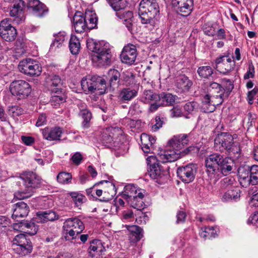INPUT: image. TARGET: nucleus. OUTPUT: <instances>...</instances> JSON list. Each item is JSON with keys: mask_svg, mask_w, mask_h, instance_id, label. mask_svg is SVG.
<instances>
[{"mask_svg": "<svg viewBox=\"0 0 258 258\" xmlns=\"http://www.w3.org/2000/svg\"><path fill=\"white\" fill-rule=\"evenodd\" d=\"M188 143V135L182 134L174 136L167 143V149L159 155V160L163 163L174 162L192 151H197L195 146H190L182 150Z\"/></svg>", "mask_w": 258, "mask_h": 258, "instance_id": "1", "label": "nucleus"}, {"mask_svg": "<svg viewBox=\"0 0 258 258\" xmlns=\"http://www.w3.org/2000/svg\"><path fill=\"white\" fill-rule=\"evenodd\" d=\"M159 7L156 0H142L139 4L138 15L142 24L150 30L157 26V16Z\"/></svg>", "mask_w": 258, "mask_h": 258, "instance_id": "2", "label": "nucleus"}, {"mask_svg": "<svg viewBox=\"0 0 258 258\" xmlns=\"http://www.w3.org/2000/svg\"><path fill=\"white\" fill-rule=\"evenodd\" d=\"M87 47L94 52L93 59L102 66H109L111 63L112 54L108 43L104 41L96 42L93 39L87 41Z\"/></svg>", "mask_w": 258, "mask_h": 258, "instance_id": "3", "label": "nucleus"}, {"mask_svg": "<svg viewBox=\"0 0 258 258\" xmlns=\"http://www.w3.org/2000/svg\"><path fill=\"white\" fill-rule=\"evenodd\" d=\"M81 86L86 93H93L98 91L97 93L101 95L104 94L106 90L105 80L99 76H93L82 80Z\"/></svg>", "mask_w": 258, "mask_h": 258, "instance_id": "4", "label": "nucleus"}, {"mask_svg": "<svg viewBox=\"0 0 258 258\" xmlns=\"http://www.w3.org/2000/svg\"><path fill=\"white\" fill-rule=\"evenodd\" d=\"M150 170L148 171L149 176L160 183L166 180L169 176L168 167H164L159 162H156V158L150 157Z\"/></svg>", "mask_w": 258, "mask_h": 258, "instance_id": "5", "label": "nucleus"}, {"mask_svg": "<svg viewBox=\"0 0 258 258\" xmlns=\"http://www.w3.org/2000/svg\"><path fill=\"white\" fill-rule=\"evenodd\" d=\"M13 249L18 254L26 255L31 253L33 246L29 239L26 238L24 234H18L13 240L12 245Z\"/></svg>", "mask_w": 258, "mask_h": 258, "instance_id": "6", "label": "nucleus"}, {"mask_svg": "<svg viewBox=\"0 0 258 258\" xmlns=\"http://www.w3.org/2000/svg\"><path fill=\"white\" fill-rule=\"evenodd\" d=\"M19 71L31 77L39 76L42 72L40 64L36 60L26 58L21 60L18 65Z\"/></svg>", "mask_w": 258, "mask_h": 258, "instance_id": "7", "label": "nucleus"}, {"mask_svg": "<svg viewBox=\"0 0 258 258\" xmlns=\"http://www.w3.org/2000/svg\"><path fill=\"white\" fill-rule=\"evenodd\" d=\"M10 90L12 94L17 97L18 99L26 98L31 92L29 84L22 80L13 81L10 84Z\"/></svg>", "mask_w": 258, "mask_h": 258, "instance_id": "8", "label": "nucleus"}, {"mask_svg": "<svg viewBox=\"0 0 258 258\" xmlns=\"http://www.w3.org/2000/svg\"><path fill=\"white\" fill-rule=\"evenodd\" d=\"M224 156L218 153L209 155L205 160L207 172L211 178H217L219 176V167Z\"/></svg>", "mask_w": 258, "mask_h": 258, "instance_id": "9", "label": "nucleus"}, {"mask_svg": "<svg viewBox=\"0 0 258 258\" xmlns=\"http://www.w3.org/2000/svg\"><path fill=\"white\" fill-rule=\"evenodd\" d=\"M63 228L66 233L76 238L75 234L78 235L83 231L85 227L83 222L77 218H69L64 222Z\"/></svg>", "mask_w": 258, "mask_h": 258, "instance_id": "10", "label": "nucleus"}, {"mask_svg": "<svg viewBox=\"0 0 258 258\" xmlns=\"http://www.w3.org/2000/svg\"><path fill=\"white\" fill-rule=\"evenodd\" d=\"M235 66L234 59L226 55L221 56L215 60L216 69L224 75L229 74L234 70Z\"/></svg>", "mask_w": 258, "mask_h": 258, "instance_id": "11", "label": "nucleus"}, {"mask_svg": "<svg viewBox=\"0 0 258 258\" xmlns=\"http://www.w3.org/2000/svg\"><path fill=\"white\" fill-rule=\"evenodd\" d=\"M197 173V166L194 164H189L179 167L177 170V176L184 182L190 183L194 181Z\"/></svg>", "mask_w": 258, "mask_h": 258, "instance_id": "12", "label": "nucleus"}, {"mask_svg": "<svg viewBox=\"0 0 258 258\" xmlns=\"http://www.w3.org/2000/svg\"><path fill=\"white\" fill-rule=\"evenodd\" d=\"M17 30L10 23L9 19L2 20L0 23V36L6 41H13L17 36Z\"/></svg>", "mask_w": 258, "mask_h": 258, "instance_id": "13", "label": "nucleus"}, {"mask_svg": "<svg viewBox=\"0 0 258 258\" xmlns=\"http://www.w3.org/2000/svg\"><path fill=\"white\" fill-rule=\"evenodd\" d=\"M119 131L118 128L112 127L103 129L100 137L102 143L108 147H118V143L115 140L117 136V133Z\"/></svg>", "mask_w": 258, "mask_h": 258, "instance_id": "14", "label": "nucleus"}, {"mask_svg": "<svg viewBox=\"0 0 258 258\" xmlns=\"http://www.w3.org/2000/svg\"><path fill=\"white\" fill-rule=\"evenodd\" d=\"M171 4L177 13L183 17L188 16L192 10V0H172Z\"/></svg>", "mask_w": 258, "mask_h": 258, "instance_id": "15", "label": "nucleus"}, {"mask_svg": "<svg viewBox=\"0 0 258 258\" xmlns=\"http://www.w3.org/2000/svg\"><path fill=\"white\" fill-rule=\"evenodd\" d=\"M234 138L227 133L218 134L214 140L215 147L221 152L226 151L234 142Z\"/></svg>", "mask_w": 258, "mask_h": 258, "instance_id": "16", "label": "nucleus"}, {"mask_svg": "<svg viewBox=\"0 0 258 258\" xmlns=\"http://www.w3.org/2000/svg\"><path fill=\"white\" fill-rule=\"evenodd\" d=\"M137 56V52L136 46L128 44L123 47L120 57L123 63L131 65L135 62Z\"/></svg>", "mask_w": 258, "mask_h": 258, "instance_id": "17", "label": "nucleus"}, {"mask_svg": "<svg viewBox=\"0 0 258 258\" xmlns=\"http://www.w3.org/2000/svg\"><path fill=\"white\" fill-rule=\"evenodd\" d=\"M62 134V128L58 126L45 127L42 131L43 138L49 141H60Z\"/></svg>", "mask_w": 258, "mask_h": 258, "instance_id": "18", "label": "nucleus"}, {"mask_svg": "<svg viewBox=\"0 0 258 258\" xmlns=\"http://www.w3.org/2000/svg\"><path fill=\"white\" fill-rule=\"evenodd\" d=\"M21 178L23 180L26 187L36 188L40 186V178L33 172H26L21 176Z\"/></svg>", "mask_w": 258, "mask_h": 258, "instance_id": "19", "label": "nucleus"}, {"mask_svg": "<svg viewBox=\"0 0 258 258\" xmlns=\"http://www.w3.org/2000/svg\"><path fill=\"white\" fill-rule=\"evenodd\" d=\"M12 218L17 222L21 221L20 218L26 217L29 212V207L24 202L20 201L13 206Z\"/></svg>", "mask_w": 258, "mask_h": 258, "instance_id": "20", "label": "nucleus"}, {"mask_svg": "<svg viewBox=\"0 0 258 258\" xmlns=\"http://www.w3.org/2000/svg\"><path fill=\"white\" fill-rule=\"evenodd\" d=\"M51 93L53 95L50 103L53 107L57 108L66 101L67 96L63 89H52Z\"/></svg>", "mask_w": 258, "mask_h": 258, "instance_id": "21", "label": "nucleus"}, {"mask_svg": "<svg viewBox=\"0 0 258 258\" xmlns=\"http://www.w3.org/2000/svg\"><path fill=\"white\" fill-rule=\"evenodd\" d=\"M25 6V2L23 1L19 0L16 2L10 9V15L15 18V21L18 24H19L23 20V13Z\"/></svg>", "mask_w": 258, "mask_h": 258, "instance_id": "22", "label": "nucleus"}, {"mask_svg": "<svg viewBox=\"0 0 258 258\" xmlns=\"http://www.w3.org/2000/svg\"><path fill=\"white\" fill-rule=\"evenodd\" d=\"M28 7L37 17H43L48 11L45 5L39 0H29Z\"/></svg>", "mask_w": 258, "mask_h": 258, "instance_id": "23", "label": "nucleus"}, {"mask_svg": "<svg viewBox=\"0 0 258 258\" xmlns=\"http://www.w3.org/2000/svg\"><path fill=\"white\" fill-rule=\"evenodd\" d=\"M80 112L79 115L83 118L82 126L83 128H88L90 126V120L92 118L91 112L86 108V104L81 103L79 106Z\"/></svg>", "mask_w": 258, "mask_h": 258, "instance_id": "24", "label": "nucleus"}, {"mask_svg": "<svg viewBox=\"0 0 258 258\" xmlns=\"http://www.w3.org/2000/svg\"><path fill=\"white\" fill-rule=\"evenodd\" d=\"M74 27L78 33H82L87 29L86 18L82 15L76 14L73 17Z\"/></svg>", "mask_w": 258, "mask_h": 258, "instance_id": "25", "label": "nucleus"}, {"mask_svg": "<svg viewBox=\"0 0 258 258\" xmlns=\"http://www.w3.org/2000/svg\"><path fill=\"white\" fill-rule=\"evenodd\" d=\"M127 230L129 232L128 238L132 242L135 243L139 241L143 236V229L138 226H129Z\"/></svg>", "mask_w": 258, "mask_h": 258, "instance_id": "26", "label": "nucleus"}, {"mask_svg": "<svg viewBox=\"0 0 258 258\" xmlns=\"http://www.w3.org/2000/svg\"><path fill=\"white\" fill-rule=\"evenodd\" d=\"M36 216V221L37 222L52 221L58 219V216L52 211L39 212L37 213Z\"/></svg>", "mask_w": 258, "mask_h": 258, "instance_id": "27", "label": "nucleus"}, {"mask_svg": "<svg viewBox=\"0 0 258 258\" xmlns=\"http://www.w3.org/2000/svg\"><path fill=\"white\" fill-rule=\"evenodd\" d=\"M177 97L170 93L161 92L158 94V101L160 102L163 106H172L175 102Z\"/></svg>", "mask_w": 258, "mask_h": 258, "instance_id": "28", "label": "nucleus"}, {"mask_svg": "<svg viewBox=\"0 0 258 258\" xmlns=\"http://www.w3.org/2000/svg\"><path fill=\"white\" fill-rule=\"evenodd\" d=\"M212 98L209 94L205 95L202 99L201 110L205 113H212L216 109L213 103L212 102Z\"/></svg>", "mask_w": 258, "mask_h": 258, "instance_id": "29", "label": "nucleus"}, {"mask_svg": "<svg viewBox=\"0 0 258 258\" xmlns=\"http://www.w3.org/2000/svg\"><path fill=\"white\" fill-rule=\"evenodd\" d=\"M240 191L238 187L232 186L223 195L222 200L223 201H237L240 199Z\"/></svg>", "mask_w": 258, "mask_h": 258, "instance_id": "30", "label": "nucleus"}, {"mask_svg": "<svg viewBox=\"0 0 258 258\" xmlns=\"http://www.w3.org/2000/svg\"><path fill=\"white\" fill-rule=\"evenodd\" d=\"M144 197V194L142 192H138V194L128 200V204L133 208L138 210H141L144 209V203L143 199Z\"/></svg>", "mask_w": 258, "mask_h": 258, "instance_id": "31", "label": "nucleus"}, {"mask_svg": "<svg viewBox=\"0 0 258 258\" xmlns=\"http://www.w3.org/2000/svg\"><path fill=\"white\" fill-rule=\"evenodd\" d=\"M192 85V81L185 75L180 76L177 80L176 84L177 88L182 92L188 91Z\"/></svg>", "mask_w": 258, "mask_h": 258, "instance_id": "32", "label": "nucleus"}, {"mask_svg": "<svg viewBox=\"0 0 258 258\" xmlns=\"http://www.w3.org/2000/svg\"><path fill=\"white\" fill-rule=\"evenodd\" d=\"M233 165V161L231 158L225 157L219 167V175L221 173L224 175H227L232 170Z\"/></svg>", "mask_w": 258, "mask_h": 258, "instance_id": "33", "label": "nucleus"}, {"mask_svg": "<svg viewBox=\"0 0 258 258\" xmlns=\"http://www.w3.org/2000/svg\"><path fill=\"white\" fill-rule=\"evenodd\" d=\"M137 93V91L134 89L124 88L120 91L118 98L121 102H126L135 98Z\"/></svg>", "mask_w": 258, "mask_h": 258, "instance_id": "34", "label": "nucleus"}, {"mask_svg": "<svg viewBox=\"0 0 258 258\" xmlns=\"http://www.w3.org/2000/svg\"><path fill=\"white\" fill-rule=\"evenodd\" d=\"M109 85L110 88L114 89L118 87L120 82V74L115 69H110L108 71Z\"/></svg>", "mask_w": 258, "mask_h": 258, "instance_id": "35", "label": "nucleus"}, {"mask_svg": "<svg viewBox=\"0 0 258 258\" xmlns=\"http://www.w3.org/2000/svg\"><path fill=\"white\" fill-rule=\"evenodd\" d=\"M141 192V189H137L133 184H127L124 186L122 197L125 199H129Z\"/></svg>", "mask_w": 258, "mask_h": 258, "instance_id": "36", "label": "nucleus"}, {"mask_svg": "<svg viewBox=\"0 0 258 258\" xmlns=\"http://www.w3.org/2000/svg\"><path fill=\"white\" fill-rule=\"evenodd\" d=\"M19 223H15L14 224V228L16 229L17 228V226H19V228H22V229H27L26 230H28L29 228L33 227V230H32L31 231H30L31 232V235H34L35 234H36L37 231H38V226L35 225V224L34 222H28L27 221L23 222L22 221H19Z\"/></svg>", "mask_w": 258, "mask_h": 258, "instance_id": "37", "label": "nucleus"}, {"mask_svg": "<svg viewBox=\"0 0 258 258\" xmlns=\"http://www.w3.org/2000/svg\"><path fill=\"white\" fill-rule=\"evenodd\" d=\"M69 48L71 52L74 55L79 53L81 44L79 39L75 35H71L69 41Z\"/></svg>", "mask_w": 258, "mask_h": 258, "instance_id": "38", "label": "nucleus"}, {"mask_svg": "<svg viewBox=\"0 0 258 258\" xmlns=\"http://www.w3.org/2000/svg\"><path fill=\"white\" fill-rule=\"evenodd\" d=\"M248 182L252 185L258 184V165H253L249 167Z\"/></svg>", "mask_w": 258, "mask_h": 258, "instance_id": "39", "label": "nucleus"}, {"mask_svg": "<svg viewBox=\"0 0 258 258\" xmlns=\"http://www.w3.org/2000/svg\"><path fill=\"white\" fill-rule=\"evenodd\" d=\"M72 179L71 173L66 172H59L56 177L57 182L62 184H68L71 183Z\"/></svg>", "mask_w": 258, "mask_h": 258, "instance_id": "40", "label": "nucleus"}, {"mask_svg": "<svg viewBox=\"0 0 258 258\" xmlns=\"http://www.w3.org/2000/svg\"><path fill=\"white\" fill-rule=\"evenodd\" d=\"M197 73L200 77L208 79L212 76L213 71L210 66H202L198 69Z\"/></svg>", "mask_w": 258, "mask_h": 258, "instance_id": "41", "label": "nucleus"}, {"mask_svg": "<svg viewBox=\"0 0 258 258\" xmlns=\"http://www.w3.org/2000/svg\"><path fill=\"white\" fill-rule=\"evenodd\" d=\"M222 84L223 86L222 87V92L225 97H229L230 93L232 91L234 85L229 79H223L222 80Z\"/></svg>", "mask_w": 258, "mask_h": 258, "instance_id": "42", "label": "nucleus"}, {"mask_svg": "<svg viewBox=\"0 0 258 258\" xmlns=\"http://www.w3.org/2000/svg\"><path fill=\"white\" fill-rule=\"evenodd\" d=\"M54 40L50 45V48L52 49L53 48V47L55 46H56V47H59V45H61L68 38L66 33L64 32H60L54 35Z\"/></svg>", "mask_w": 258, "mask_h": 258, "instance_id": "43", "label": "nucleus"}, {"mask_svg": "<svg viewBox=\"0 0 258 258\" xmlns=\"http://www.w3.org/2000/svg\"><path fill=\"white\" fill-rule=\"evenodd\" d=\"M158 94L154 93L151 90H145L144 92L142 101L144 103H148L151 101L157 102Z\"/></svg>", "mask_w": 258, "mask_h": 258, "instance_id": "44", "label": "nucleus"}, {"mask_svg": "<svg viewBox=\"0 0 258 258\" xmlns=\"http://www.w3.org/2000/svg\"><path fill=\"white\" fill-rule=\"evenodd\" d=\"M184 110L189 114H195L198 112L199 104L196 101L186 103L183 106Z\"/></svg>", "mask_w": 258, "mask_h": 258, "instance_id": "45", "label": "nucleus"}, {"mask_svg": "<svg viewBox=\"0 0 258 258\" xmlns=\"http://www.w3.org/2000/svg\"><path fill=\"white\" fill-rule=\"evenodd\" d=\"M226 151L229 155L235 158H238L241 151L239 143L234 142Z\"/></svg>", "mask_w": 258, "mask_h": 258, "instance_id": "46", "label": "nucleus"}, {"mask_svg": "<svg viewBox=\"0 0 258 258\" xmlns=\"http://www.w3.org/2000/svg\"><path fill=\"white\" fill-rule=\"evenodd\" d=\"M89 249L91 251L99 253H101L105 250V248L103 247L102 242L100 240H93L90 244Z\"/></svg>", "mask_w": 258, "mask_h": 258, "instance_id": "47", "label": "nucleus"}, {"mask_svg": "<svg viewBox=\"0 0 258 258\" xmlns=\"http://www.w3.org/2000/svg\"><path fill=\"white\" fill-rule=\"evenodd\" d=\"M51 90L52 89H55V88H60L62 89L61 87H62L64 81L63 80H61L60 78V77L58 75H53L51 77Z\"/></svg>", "mask_w": 258, "mask_h": 258, "instance_id": "48", "label": "nucleus"}, {"mask_svg": "<svg viewBox=\"0 0 258 258\" xmlns=\"http://www.w3.org/2000/svg\"><path fill=\"white\" fill-rule=\"evenodd\" d=\"M85 18H86L87 25V29L91 30L94 29L97 26V18L95 14H91L88 16L86 14Z\"/></svg>", "mask_w": 258, "mask_h": 258, "instance_id": "49", "label": "nucleus"}, {"mask_svg": "<svg viewBox=\"0 0 258 258\" xmlns=\"http://www.w3.org/2000/svg\"><path fill=\"white\" fill-rule=\"evenodd\" d=\"M110 6L115 11H119L123 9L125 7V5L123 0H106Z\"/></svg>", "mask_w": 258, "mask_h": 258, "instance_id": "50", "label": "nucleus"}, {"mask_svg": "<svg viewBox=\"0 0 258 258\" xmlns=\"http://www.w3.org/2000/svg\"><path fill=\"white\" fill-rule=\"evenodd\" d=\"M212 98V102L214 104L215 107H217L220 105H221L224 100L227 98L228 97H225L223 93H220L219 94H215L211 95Z\"/></svg>", "mask_w": 258, "mask_h": 258, "instance_id": "51", "label": "nucleus"}, {"mask_svg": "<svg viewBox=\"0 0 258 258\" xmlns=\"http://www.w3.org/2000/svg\"><path fill=\"white\" fill-rule=\"evenodd\" d=\"M209 91L212 95L219 94L222 92V87L217 83L213 82L211 83L209 88Z\"/></svg>", "mask_w": 258, "mask_h": 258, "instance_id": "52", "label": "nucleus"}, {"mask_svg": "<svg viewBox=\"0 0 258 258\" xmlns=\"http://www.w3.org/2000/svg\"><path fill=\"white\" fill-rule=\"evenodd\" d=\"M70 195L77 206L81 205L85 199L84 196L76 192H72L70 194Z\"/></svg>", "mask_w": 258, "mask_h": 258, "instance_id": "53", "label": "nucleus"}, {"mask_svg": "<svg viewBox=\"0 0 258 258\" xmlns=\"http://www.w3.org/2000/svg\"><path fill=\"white\" fill-rule=\"evenodd\" d=\"M141 144H154L156 140L151 136L142 134L141 136Z\"/></svg>", "mask_w": 258, "mask_h": 258, "instance_id": "54", "label": "nucleus"}, {"mask_svg": "<svg viewBox=\"0 0 258 258\" xmlns=\"http://www.w3.org/2000/svg\"><path fill=\"white\" fill-rule=\"evenodd\" d=\"M32 192L33 191L27 192L21 190L16 192L14 195L17 199L22 200L30 197L32 195Z\"/></svg>", "mask_w": 258, "mask_h": 258, "instance_id": "55", "label": "nucleus"}, {"mask_svg": "<svg viewBox=\"0 0 258 258\" xmlns=\"http://www.w3.org/2000/svg\"><path fill=\"white\" fill-rule=\"evenodd\" d=\"M83 159V156L80 152L75 153L71 158V160L73 163L77 166L81 164Z\"/></svg>", "mask_w": 258, "mask_h": 258, "instance_id": "56", "label": "nucleus"}, {"mask_svg": "<svg viewBox=\"0 0 258 258\" xmlns=\"http://www.w3.org/2000/svg\"><path fill=\"white\" fill-rule=\"evenodd\" d=\"M235 182V180L233 177H225L221 182V185L224 188L228 187L229 186H232Z\"/></svg>", "mask_w": 258, "mask_h": 258, "instance_id": "57", "label": "nucleus"}, {"mask_svg": "<svg viewBox=\"0 0 258 258\" xmlns=\"http://www.w3.org/2000/svg\"><path fill=\"white\" fill-rule=\"evenodd\" d=\"M116 15L117 17L120 19H133V13L132 12L128 11L126 12H118L116 13Z\"/></svg>", "mask_w": 258, "mask_h": 258, "instance_id": "58", "label": "nucleus"}, {"mask_svg": "<svg viewBox=\"0 0 258 258\" xmlns=\"http://www.w3.org/2000/svg\"><path fill=\"white\" fill-rule=\"evenodd\" d=\"M238 173L239 177L243 180H247L248 181L249 178V167L247 170H245L243 168H239L238 170Z\"/></svg>", "mask_w": 258, "mask_h": 258, "instance_id": "59", "label": "nucleus"}, {"mask_svg": "<svg viewBox=\"0 0 258 258\" xmlns=\"http://www.w3.org/2000/svg\"><path fill=\"white\" fill-rule=\"evenodd\" d=\"M254 68L252 62L249 64L248 70L246 73L244 75V79L245 80L248 79L250 78H253L254 76Z\"/></svg>", "mask_w": 258, "mask_h": 258, "instance_id": "60", "label": "nucleus"}, {"mask_svg": "<svg viewBox=\"0 0 258 258\" xmlns=\"http://www.w3.org/2000/svg\"><path fill=\"white\" fill-rule=\"evenodd\" d=\"M155 124L152 126V128L154 131H157L162 127L163 124V118H161L159 116H156L155 117Z\"/></svg>", "mask_w": 258, "mask_h": 258, "instance_id": "61", "label": "nucleus"}, {"mask_svg": "<svg viewBox=\"0 0 258 258\" xmlns=\"http://www.w3.org/2000/svg\"><path fill=\"white\" fill-rule=\"evenodd\" d=\"M46 122V116L45 114H40L36 121V126H41L45 124Z\"/></svg>", "mask_w": 258, "mask_h": 258, "instance_id": "62", "label": "nucleus"}, {"mask_svg": "<svg viewBox=\"0 0 258 258\" xmlns=\"http://www.w3.org/2000/svg\"><path fill=\"white\" fill-rule=\"evenodd\" d=\"M21 140L22 142L27 146H31L34 142L35 139L34 138L30 136H22Z\"/></svg>", "mask_w": 258, "mask_h": 258, "instance_id": "63", "label": "nucleus"}, {"mask_svg": "<svg viewBox=\"0 0 258 258\" xmlns=\"http://www.w3.org/2000/svg\"><path fill=\"white\" fill-rule=\"evenodd\" d=\"M186 213L182 211H179L176 214V223H183L186 218Z\"/></svg>", "mask_w": 258, "mask_h": 258, "instance_id": "64", "label": "nucleus"}]
</instances>
